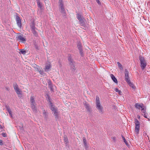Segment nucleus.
<instances>
[{
  "instance_id": "nucleus-50",
  "label": "nucleus",
  "mask_w": 150,
  "mask_h": 150,
  "mask_svg": "<svg viewBox=\"0 0 150 150\" xmlns=\"http://www.w3.org/2000/svg\"><path fill=\"white\" fill-rule=\"evenodd\" d=\"M47 0H44V1H46Z\"/></svg>"
},
{
  "instance_id": "nucleus-5",
  "label": "nucleus",
  "mask_w": 150,
  "mask_h": 150,
  "mask_svg": "<svg viewBox=\"0 0 150 150\" xmlns=\"http://www.w3.org/2000/svg\"><path fill=\"white\" fill-rule=\"evenodd\" d=\"M30 102L31 103V106L33 112L36 113L37 112V104L35 103V101L33 96H31L30 98Z\"/></svg>"
},
{
  "instance_id": "nucleus-11",
  "label": "nucleus",
  "mask_w": 150,
  "mask_h": 150,
  "mask_svg": "<svg viewBox=\"0 0 150 150\" xmlns=\"http://www.w3.org/2000/svg\"><path fill=\"white\" fill-rule=\"evenodd\" d=\"M84 105L85 106V108L87 109L88 111L90 112L91 109L90 108L89 105L88 103L85 101L83 103Z\"/></svg>"
},
{
  "instance_id": "nucleus-32",
  "label": "nucleus",
  "mask_w": 150,
  "mask_h": 150,
  "mask_svg": "<svg viewBox=\"0 0 150 150\" xmlns=\"http://www.w3.org/2000/svg\"><path fill=\"white\" fill-rule=\"evenodd\" d=\"M48 85L50 88H52V87L53 86L52 85V82H51V81H49L48 82Z\"/></svg>"
},
{
  "instance_id": "nucleus-51",
  "label": "nucleus",
  "mask_w": 150,
  "mask_h": 150,
  "mask_svg": "<svg viewBox=\"0 0 150 150\" xmlns=\"http://www.w3.org/2000/svg\"><path fill=\"white\" fill-rule=\"evenodd\" d=\"M97 0H96V1H97Z\"/></svg>"
},
{
  "instance_id": "nucleus-22",
  "label": "nucleus",
  "mask_w": 150,
  "mask_h": 150,
  "mask_svg": "<svg viewBox=\"0 0 150 150\" xmlns=\"http://www.w3.org/2000/svg\"><path fill=\"white\" fill-rule=\"evenodd\" d=\"M80 23L81 25H83L85 24V22L82 18H80L78 20Z\"/></svg>"
},
{
  "instance_id": "nucleus-49",
  "label": "nucleus",
  "mask_w": 150,
  "mask_h": 150,
  "mask_svg": "<svg viewBox=\"0 0 150 150\" xmlns=\"http://www.w3.org/2000/svg\"><path fill=\"white\" fill-rule=\"evenodd\" d=\"M36 1H37V3H38V0H36Z\"/></svg>"
},
{
  "instance_id": "nucleus-35",
  "label": "nucleus",
  "mask_w": 150,
  "mask_h": 150,
  "mask_svg": "<svg viewBox=\"0 0 150 150\" xmlns=\"http://www.w3.org/2000/svg\"><path fill=\"white\" fill-rule=\"evenodd\" d=\"M6 109H7V111L8 112L9 111H11V110L10 108V107L9 106H8L7 105H6Z\"/></svg>"
},
{
  "instance_id": "nucleus-33",
  "label": "nucleus",
  "mask_w": 150,
  "mask_h": 150,
  "mask_svg": "<svg viewBox=\"0 0 150 150\" xmlns=\"http://www.w3.org/2000/svg\"><path fill=\"white\" fill-rule=\"evenodd\" d=\"M38 71L43 76H44L45 75V73H44V71L40 70V71L39 70Z\"/></svg>"
},
{
  "instance_id": "nucleus-30",
  "label": "nucleus",
  "mask_w": 150,
  "mask_h": 150,
  "mask_svg": "<svg viewBox=\"0 0 150 150\" xmlns=\"http://www.w3.org/2000/svg\"><path fill=\"white\" fill-rule=\"evenodd\" d=\"M145 107L144 106H143L142 107V108L141 111L143 112L144 113L146 114V109H144Z\"/></svg>"
},
{
  "instance_id": "nucleus-24",
  "label": "nucleus",
  "mask_w": 150,
  "mask_h": 150,
  "mask_svg": "<svg viewBox=\"0 0 150 150\" xmlns=\"http://www.w3.org/2000/svg\"><path fill=\"white\" fill-rule=\"evenodd\" d=\"M33 43L36 49H38V41L36 40H34Z\"/></svg>"
},
{
  "instance_id": "nucleus-44",
  "label": "nucleus",
  "mask_w": 150,
  "mask_h": 150,
  "mask_svg": "<svg viewBox=\"0 0 150 150\" xmlns=\"http://www.w3.org/2000/svg\"><path fill=\"white\" fill-rule=\"evenodd\" d=\"M53 87L52 86V88H50V90H51V91H53Z\"/></svg>"
},
{
  "instance_id": "nucleus-37",
  "label": "nucleus",
  "mask_w": 150,
  "mask_h": 150,
  "mask_svg": "<svg viewBox=\"0 0 150 150\" xmlns=\"http://www.w3.org/2000/svg\"><path fill=\"white\" fill-rule=\"evenodd\" d=\"M1 134L2 136L4 137H6V134L5 133L3 132Z\"/></svg>"
},
{
  "instance_id": "nucleus-4",
  "label": "nucleus",
  "mask_w": 150,
  "mask_h": 150,
  "mask_svg": "<svg viewBox=\"0 0 150 150\" xmlns=\"http://www.w3.org/2000/svg\"><path fill=\"white\" fill-rule=\"evenodd\" d=\"M96 108L99 111L100 113H103V108L100 104L99 98L98 96H96Z\"/></svg>"
},
{
  "instance_id": "nucleus-42",
  "label": "nucleus",
  "mask_w": 150,
  "mask_h": 150,
  "mask_svg": "<svg viewBox=\"0 0 150 150\" xmlns=\"http://www.w3.org/2000/svg\"><path fill=\"white\" fill-rule=\"evenodd\" d=\"M96 2H97V3H98V4L99 5H100L101 4V3L99 1V0H98L97 1H96Z\"/></svg>"
},
{
  "instance_id": "nucleus-14",
  "label": "nucleus",
  "mask_w": 150,
  "mask_h": 150,
  "mask_svg": "<svg viewBox=\"0 0 150 150\" xmlns=\"http://www.w3.org/2000/svg\"><path fill=\"white\" fill-rule=\"evenodd\" d=\"M110 76L113 81L116 83H117V80L115 76L112 74H110Z\"/></svg>"
},
{
  "instance_id": "nucleus-23",
  "label": "nucleus",
  "mask_w": 150,
  "mask_h": 150,
  "mask_svg": "<svg viewBox=\"0 0 150 150\" xmlns=\"http://www.w3.org/2000/svg\"><path fill=\"white\" fill-rule=\"evenodd\" d=\"M127 83L129 84V86L131 87H132L133 89H135V87L134 86V84L132 83L130 81V82Z\"/></svg>"
},
{
  "instance_id": "nucleus-25",
  "label": "nucleus",
  "mask_w": 150,
  "mask_h": 150,
  "mask_svg": "<svg viewBox=\"0 0 150 150\" xmlns=\"http://www.w3.org/2000/svg\"><path fill=\"white\" fill-rule=\"evenodd\" d=\"M117 64L120 69L122 70L123 69V68L122 65L119 62H117Z\"/></svg>"
},
{
  "instance_id": "nucleus-31",
  "label": "nucleus",
  "mask_w": 150,
  "mask_h": 150,
  "mask_svg": "<svg viewBox=\"0 0 150 150\" xmlns=\"http://www.w3.org/2000/svg\"><path fill=\"white\" fill-rule=\"evenodd\" d=\"M13 86L14 89L18 88L17 84L16 83H13Z\"/></svg>"
},
{
  "instance_id": "nucleus-36",
  "label": "nucleus",
  "mask_w": 150,
  "mask_h": 150,
  "mask_svg": "<svg viewBox=\"0 0 150 150\" xmlns=\"http://www.w3.org/2000/svg\"><path fill=\"white\" fill-rule=\"evenodd\" d=\"M113 140V141L115 142H116L117 141L116 138L115 137H112L111 138Z\"/></svg>"
},
{
  "instance_id": "nucleus-45",
  "label": "nucleus",
  "mask_w": 150,
  "mask_h": 150,
  "mask_svg": "<svg viewBox=\"0 0 150 150\" xmlns=\"http://www.w3.org/2000/svg\"><path fill=\"white\" fill-rule=\"evenodd\" d=\"M9 114H11L12 113L11 111L8 112Z\"/></svg>"
},
{
  "instance_id": "nucleus-1",
  "label": "nucleus",
  "mask_w": 150,
  "mask_h": 150,
  "mask_svg": "<svg viewBox=\"0 0 150 150\" xmlns=\"http://www.w3.org/2000/svg\"><path fill=\"white\" fill-rule=\"evenodd\" d=\"M47 100L48 101L49 104L50 105V108L51 110L53 112L54 115L55 117V119L57 120L58 119V116L57 112V109L53 105L51 101V99L50 98L49 96L48 95H47L46 97Z\"/></svg>"
},
{
  "instance_id": "nucleus-28",
  "label": "nucleus",
  "mask_w": 150,
  "mask_h": 150,
  "mask_svg": "<svg viewBox=\"0 0 150 150\" xmlns=\"http://www.w3.org/2000/svg\"><path fill=\"white\" fill-rule=\"evenodd\" d=\"M26 53V51L24 49H21L20 50V53L24 54Z\"/></svg>"
},
{
  "instance_id": "nucleus-47",
  "label": "nucleus",
  "mask_w": 150,
  "mask_h": 150,
  "mask_svg": "<svg viewBox=\"0 0 150 150\" xmlns=\"http://www.w3.org/2000/svg\"><path fill=\"white\" fill-rule=\"evenodd\" d=\"M10 115L11 117H12V113L11 114H10Z\"/></svg>"
},
{
  "instance_id": "nucleus-12",
  "label": "nucleus",
  "mask_w": 150,
  "mask_h": 150,
  "mask_svg": "<svg viewBox=\"0 0 150 150\" xmlns=\"http://www.w3.org/2000/svg\"><path fill=\"white\" fill-rule=\"evenodd\" d=\"M51 64L50 63H47L46 64L45 68V71H47L51 67Z\"/></svg>"
},
{
  "instance_id": "nucleus-39",
  "label": "nucleus",
  "mask_w": 150,
  "mask_h": 150,
  "mask_svg": "<svg viewBox=\"0 0 150 150\" xmlns=\"http://www.w3.org/2000/svg\"><path fill=\"white\" fill-rule=\"evenodd\" d=\"M3 144L2 141L0 139V145H2Z\"/></svg>"
},
{
  "instance_id": "nucleus-38",
  "label": "nucleus",
  "mask_w": 150,
  "mask_h": 150,
  "mask_svg": "<svg viewBox=\"0 0 150 150\" xmlns=\"http://www.w3.org/2000/svg\"><path fill=\"white\" fill-rule=\"evenodd\" d=\"M5 89L7 91H9L10 90V88H9L8 86H6L5 87Z\"/></svg>"
},
{
  "instance_id": "nucleus-40",
  "label": "nucleus",
  "mask_w": 150,
  "mask_h": 150,
  "mask_svg": "<svg viewBox=\"0 0 150 150\" xmlns=\"http://www.w3.org/2000/svg\"><path fill=\"white\" fill-rule=\"evenodd\" d=\"M115 91L116 92H118L119 91V90L117 88H115Z\"/></svg>"
},
{
  "instance_id": "nucleus-7",
  "label": "nucleus",
  "mask_w": 150,
  "mask_h": 150,
  "mask_svg": "<svg viewBox=\"0 0 150 150\" xmlns=\"http://www.w3.org/2000/svg\"><path fill=\"white\" fill-rule=\"evenodd\" d=\"M134 123L135 125V130L137 134H138L140 129V123L137 118L134 119Z\"/></svg>"
},
{
  "instance_id": "nucleus-9",
  "label": "nucleus",
  "mask_w": 150,
  "mask_h": 150,
  "mask_svg": "<svg viewBox=\"0 0 150 150\" xmlns=\"http://www.w3.org/2000/svg\"><path fill=\"white\" fill-rule=\"evenodd\" d=\"M125 79L127 82H130L129 76V72L127 69L125 70Z\"/></svg>"
},
{
  "instance_id": "nucleus-15",
  "label": "nucleus",
  "mask_w": 150,
  "mask_h": 150,
  "mask_svg": "<svg viewBox=\"0 0 150 150\" xmlns=\"http://www.w3.org/2000/svg\"><path fill=\"white\" fill-rule=\"evenodd\" d=\"M144 106L143 104H142V105H141L140 104H139L138 103H136L135 105V107L138 109H140V108H142V107Z\"/></svg>"
},
{
  "instance_id": "nucleus-34",
  "label": "nucleus",
  "mask_w": 150,
  "mask_h": 150,
  "mask_svg": "<svg viewBox=\"0 0 150 150\" xmlns=\"http://www.w3.org/2000/svg\"><path fill=\"white\" fill-rule=\"evenodd\" d=\"M76 15H77L76 18L78 20H79V19H80V18H82L81 17V15L79 14L78 13H77L76 14Z\"/></svg>"
},
{
  "instance_id": "nucleus-16",
  "label": "nucleus",
  "mask_w": 150,
  "mask_h": 150,
  "mask_svg": "<svg viewBox=\"0 0 150 150\" xmlns=\"http://www.w3.org/2000/svg\"><path fill=\"white\" fill-rule=\"evenodd\" d=\"M43 114L45 119L46 120H47L48 117L47 112H46L45 110H44L43 112Z\"/></svg>"
},
{
  "instance_id": "nucleus-20",
  "label": "nucleus",
  "mask_w": 150,
  "mask_h": 150,
  "mask_svg": "<svg viewBox=\"0 0 150 150\" xmlns=\"http://www.w3.org/2000/svg\"><path fill=\"white\" fill-rule=\"evenodd\" d=\"M83 142L84 145V147L86 149H87V142L86 140L85 137H83Z\"/></svg>"
},
{
  "instance_id": "nucleus-6",
  "label": "nucleus",
  "mask_w": 150,
  "mask_h": 150,
  "mask_svg": "<svg viewBox=\"0 0 150 150\" xmlns=\"http://www.w3.org/2000/svg\"><path fill=\"white\" fill-rule=\"evenodd\" d=\"M31 30L33 35L35 37H37L38 33L37 30V28L35 27V24L34 22H32L30 25Z\"/></svg>"
},
{
  "instance_id": "nucleus-17",
  "label": "nucleus",
  "mask_w": 150,
  "mask_h": 150,
  "mask_svg": "<svg viewBox=\"0 0 150 150\" xmlns=\"http://www.w3.org/2000/svg\"><path fill=\"white\" fill-rule=\"evenodd\" d=\"M38 7L40 8L41 10H43L44 7L42 3H40L39 0H38Z\"/></svg>"
},
{
  "instance_id": "nucleus-18",
  "label": "nucleus",
  "mask_w": 150,
  "mask_h": 150,
  "mask_svg": "<svg viewBox=\"0 0 150 150\" xmlns=\"http://www.w3.org/2000/svg\"><path fill=\"white\" fill-rule=\"evenodd\" d=\"M17 95H21V91L20 89L18 88L14 89Z\"/></svg>"
},
{
  "instance_id": "nucleus-46",
  "label": "nucleus",
  "mask_w": 150,
  "mask_h": 150,
  "mask_svg": "<svg viewBox=\"0 0 150 150\" xmlns=\"http://www.w3.org/2000/svg\"><path fill=\"white\" fill-rule=\"evenodd\" d=\"M137 117L138 119H139L140 118V116L139 115L137 116Z\"/></svg>"
},
{
  "instance_id": "nucleus-21",
  "label": "nucleus",
  "mask_w": 150,
  "mask_h": 150,
  "mask_svg": "<svg viewBox=\"0 0 150 150\" xmlns=\"http://www.w3.org/2000/svg\"><path fill=\"white\" fill-rule=\"evenodd\" d=\"M64 140L65 144H67L68 143V141L67 137L64 135Z\"/></svg>"
},
{
  "instance_id": "nucleus-41",
  "label": "nucleus",
  "mask_w": 150,
  "mask_h": 150,
  "mask_svg": "<svg viewBox=\"0 0 150 150\" xmlns=\"http://www.w3.org/2000/svg\"><path fill=\"white\" fill-rule=\"evenodd\" d=\"M118 93L119 94V95H122V94H121L122 92H121V90H119V91L118 92Z\"/></svg>"
},
{
  "instance_id": "nucleus-29",
  "label": "nucleus",
  "mask_w": 150,
  "mask_h": 150,
  "mask_svg": "<svg viewBox=\"0 0 150 150\" xmlns=\"http://www.w3.org/2000/svg\"><path fill=\"white\" fill-rule=\"evenodd\" d=\"M79 50L80 55L81 56V57H83L84 55V54L83 53V49Z\"/></svg>"
},
{
  "instance_id": "nucleus-43",
  "label": "nucleus",
  "mask_w": 150,
  "mask_h": 150,
  "mask_svg": "<svg viewBox=\"0 0 150 150\" xmlns=\"http://www.w3.org/2000/svg\"><path fill=\"white\" fill-rule=\"evenodd\" d=\"M144 117L146 118H147V115H146V114L144 113Z\"/></svg>"
},
{
  "instance_id": "nucleus-19",
  "label": "nucleus",
  "mask_w": 150,
  "mask_h": 150,
  "mask_svg": "<svg viewBox=\"0 0 150 150\" xmlns=\"http://www.w3.org/2000/svg\"><path fill=\"white\" fill-rule=\"evenodd\" d=\"M77 47L79 50L82 49V46L81 42H78L77 43Z\"/></svg>"
},
{
  "instance_id": "nucleus-2",
  "label": "nucleus",
  "mask_w": 150,
  "mask_h": 150,
  "mask_svg": "<svg viewBox=\"0 0 150 150\" xmlns=\"http://www.w3.org/2000/svg\"><path fill=\"white\" fill-rule=\"evenodd\" d=\"M68 59L69 65L70 67V69L72 72L74 73L76 70V63L72 59L71 55L69 54L68 56Z\"/></svg>"
},
{
  "instance_id": "nucleus-10",
  "label": "nucleus",
  "mask_w": 150,
  "mask_h": 150,
  "mask_svg": "<svg viewBox=\"0 0 150 150\" xmlns=\"http://www.w3.org/2000/svg\"><path fill=\"white\" fill-rule=\"evenodd\" d=\"M16 38H17L19 40L23 42L26 41L25 39L24 38L23 35H18L16 37Z\"/></svg>"
},
{
  "instance_id": "nucleus-27",
  "label": "nucleus",
  "mask_w": 150,
  "mask_h": 150,
  "mask_svg": "<svg viewBox=\"0 0 150 150\" xmlns=\"http://www.w3.org/2000/svg\"><path fill=\"white\" fill-rule=\"evenodd\" d=\"M59 6H64V1L63 0H59Z\"/></svg>"
},
{
  "instance_id": "nucleus-26",
  "label": "nucleus",
  "mask_w": 150,
  "mask_h": 150,
  "mask_svg": "<svg viewBox=\"0 0 150 150\" xmlns=\"http://www.w3.org/2000/svg\"><path fill=\"white\" fill-rule=\"evenodd\" d=\"M122 137L123 139V140L124 142L126 144V145L128 146V143L127 142V141L125 139V137L122 135Z\"/></svg>"
},
{
  "instance_id": "nucleus-48",
  "label": "nucleus",
  "mask_w": 150,
  "mask_h": 150,
  "mask_svg": "<svg viewBox=\"0 0 150 150\" xmlns=\"http://www.w3.org/2000/svg\"><path fill=\"white\" fill-rule=\"evenodd\" d=\"M10 115L11 117H12V113L11 114H10Z\"/></svg>"
},
{
  "instance_id": "nucleus-3",
  "label": "nucleus",
  "mask_w": 150,
  "mask_h": 150,
  "mask_svg": "<svg viewBox=\"0 0 150 150\" xmlns=\"http://www.w3.org/2000/svg\"><path fill=\"white\" fill-rule=\"evenodd\" d=\"M139 59L140 64V67L142 70H144L146 67L147 64L146 61L142 55L139 56Z\"/></svg>"
},
{
  "instance_id": "nucleus-8",
  "label": "nucleus",
  "mask_w": 150,
  "mask_h": 150,
  "mask_svg": "<svg viewBox=\"0 0 150 150\" xmlns=\"http://www.w3.org/2000/svg\"><path fill=\"white\" fill-rule=\"evenodd\" d=\"M16 23L19 28H21L22 26V23L21 20L19 17L18 14L16 15Z\"/></svg>"
},
{
  "instance_id": "nucleus-13",
  "label": "nucleus",
  "mask_w": 150,
  "mask_h": 150,
  "mask_svg": "<svg viewBox=\"0 0 150 150\" xmlns=\"http://www.w3.org/2000/svg\"><path fill=\"white\" fill-rule=\"evenodd\" d=\"M59 6L60 8L61 9V12L62 13H63L64 14V16H66V13L65 9L64 8V6L63 5L62 6Z\"/></svg>"
}]
</instances>
